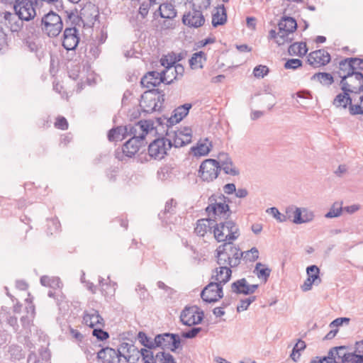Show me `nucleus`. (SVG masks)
<instances>
[{"label":"nucleus","instance_id":"49","mask_svg":"<svg viewBox=\"0 0 363 363\" xmlns=\"http://www.w3.org/2000/svg\"><path fill=\"white\" fill-rule=\"evenodd\" d=\"M243 257L247 261L255 262L259 258V251L257 247H252L250 250L242 252Z\"/></svg>","mask_w":363,"mask_h":363},{"label":"nucleus","instance_id":"36","mask_svg":"<svg viewBox=\"0 0 363 363\" xmlns=\"http://www.w3.org/2000/svg\"><path fill=\"white\" fill-rule=\"evenodd\" d=\"M254 273L257 277L267 282L271 274V269L269 267H264V264L261 262H257L255 265Z\"/></svg>","mask_w":363,"mask_h":363},{"label":"nucleus","instance_id":"63","mask_svg":"<svg viewBox=\"0 0 363 363\" xmlns=\"http://www.w3.org/2000/svg\"><path fill=\"white\" fill-rule=\"evenodd\" d=\"M56 128L61 130H67L68 128V123L65 118L60 117L55 123Z\"/></svg>","mask_w":363,"mask_h":363},{"label":"nucleus","instance_id":"45","mask_svg":"<svg viewBox=\"0 0 363 363\" xmlns=\"http://www.w3.org/2000/svg\"><path fill=\"white\" fill-rule=\"evenodd\" d=\"M342 211V204L339 203H334L329 211L325 215L327 218H333L339 217Z\"/></svg>","mask_w":363,"mask_h":363},{"label":"nucleus","instance_id":"21","mask_svg":"<svg viewBox=\"0 0 363 363\" xmlns=\"http://www.w3.org/2000/svg\"><path fill=\"white\" fill-rule=\"evenodd\" d=\"M83 323L86 325L92 328H94V327L104 326V318L99 314V312L94 308L86 310L84 311Z\"/></svg>","mask_w":363,"mask_h":363},{"label":"nucleus","instance_id":"20","mask_svg":"<svg viewBox=\"0 0 363 363\" xmlns=\"http://www.w3.org/2000/svg\"><path fill=\"white\" fill-rule=\"evenodd\" d=\"M119 357H123L128 362L134 363L138 359L139 354L141 355V350L138 351L133 345L128 342H123L116 350Z\"/></svg>","mask_w":363,"mask_h":363},{"label":"nucleus","instance_id":"33","mask_svg":"<svg viewBox=\"0 0 363 363\" xmlns=\"http://www.w3.org/2000/svg\"><path fill=\"white\" fill-rule=\"evenodd\" d=\"M158 11L160 16L163 18L172 19L177 16L174 6L171 3H160Z\"/></svg>","mask_w":363,"mask_h":363},{"label":"nucleus","instance_id":"44","mask_svg":"<svg viewBox=\"0 0 363 363\" xmlns=\"http://www.w3.org/2000/svg\"><path fill=\"white\" fill-rule=\"evenodd\" d=\"M306 272L308 279H313L315 283H320L321 279L319 277L320 269L316 265H311L307 267Z\"/></svg>","mask_w":363,"mask_h":363},{"label":"nucleus","instance_id":"61","mask_svg":"<svg viewBox=\"0 0 363 363\" xmlns=\"http://www.w3.org/2000/svg\"><path fill=\"white\" fill-rule=\"evenodd\" d=\"M201 328H192L191 329L189 330L188 331H186L182 333V336L185 338H194L195 337L199 332H201Z\"/></svg>","mask_w":363,"mask_h":363},{"label":"nucleus","instance_id":"46","mask_svg":"<svg viewBox=\"0 0 363 363\" xmlns=\"http://www.w3.org/2000/svg\"><path fill=\"white\" fill-rule=\"evenodd\" d=\"M343 363H363V354L356 352H349Z\"/></svg>","mask_w":363,"mask_h":363},{"label":"nucleus","instance_id":"51","mask_svg":"<svg viewBox=\"0 0 363 363\" xmlns=\"http://www.w3.org/2000/svg\"><path fill=\"white\" fill-rule=\"evenodd\" d=\"M155 4H156L152 3L150 0L145 1L140 4L138 12L143 18L147 16L150 7Z\"/></svg>","mask_w":363,"mask_h":363},{"label":"nucleus","instance_id":"14","mask_svg":"<svg viewBox=\"0 0 363 363\" xmlns=\"http://www.w3.org/2000/svg\"><path fill=\"white\" fill-rule=\"evenodd\" d=\"M203 318V311H199V308L196 306L186 307L180 315L182 323L188 326L200 323Z\"/></svg>","mask_w":363,"mask_h":363},{"label":"nucleus","instance_id":"39","mask_svg":"<svg viewBox=\"0 0 363 363\" xmlns=\"http://www.w3.org/2000/svg\"><path fill=\"white\" fill-rule=\"evenodd\" d=\"M205 53L202 51L196 52L189 60V64L192 69H198L203 67V61H205Z\"/></svg>","mask_w":363,"mask_h":363},{"label":"nucleus","instance_id":"57","mask_svg":"<svg viewBox=\"0 0 363 363\" xmlns=\"http://www.w3.org/2000/svg\"><path fill=\"white\" fill-rule=\"evenodd\" d=\"M351 115L363 114V96L360 97V104L351 105L349 107Z\"/></svg>","mask_w":363,"mask_h":363},{"label":"nucleus","instance_id":"47","mask_svg":"<svg viewBox=\"0 0 363 363\" xmlns=\"http://www.w3.org/2000/svg\"><path fill=\"white\" fill-rule=\"evenodd\" d=\"M193 8L201 11L206 10L211 5V0H191L189 1Z\"/></svg>","mask_w":363,"mask_h":363},{"label":"nucleus","instance_id":"60","mask_svg":"<svg viewBox=\"0 0 363 363\" xmlns=\"http://www.w3.org/2000/svg\"><path fill=\"white\" fill-rule=\"evenodd\" d=\"M174 70L175 72V76L173 77V79H179L181 78L184 72V67L181 64H174L173 68H170L169 71Z\"/></svg>","mask_w":363,"mask_h":363},{"label":"nucleus","instance_id":"8","mask_svg":"<svg viewBox=\"0 0 363 363\" xmlns=\"http://www.w3.org/2000/svg\"><path fill=\"white\" fill-rule=\"evenodd\" d=\"M155 344L156 347H160L162 350H169L172 352H176L182 348L181 338L179 335L169 333L157 335L155 337Z\"/></svg>","mask_w":363,"mask_h":363},{"label":"nucleus","instance_id":"28","mask_svg":"<svg viewBox=\"0 0 363 363\" xmlns=\"http://www.w3.org/2000/svg\"><path fill=\"white\" fill-rule=\"evenodd\" d=\"M227 21V13L225 6L221 4L214 9L212 12V26L215 28L224 25Z\"/></svg>","mask_w":363,"mask_h":363},{"label":"nucleus","instance_id":"4","mask_svg":"<svg viewBox=\"0 0 363 363\" xmlns=\"http://www.w3.org/2000/svg\"><path fill=\"white\" fill-rule=\"evenodd\" d=\"M164 101V94H161L159 89L148 90L142 95L140 106L143 110L150 113L160 111Z\"/></svg>","mask_w":363,"mask_h":363},{"label":"nucleus","instance_id":"42","mask_svg":"<svg viewBox=\"0 0 363 363\" xmlns=\"http://www.w3.org/2000/svg\"><path fill=\"white\" fill-rule=\"evenodd\" d=\"M211 221V220L208 219H201L199 220L196 223V226L194 228L195 233L199 236H204L207 233L208 225V223Z\"/></svg>","mask_w":363,"mask_h":363},{"label":"nucleus","instance_id":"10","mask_svg":"<svg viewBox=\"0 0 363 363\" xmlns=\"http://www.w3.org/2000/svg\"><path fill=\"white\" fill-rule=\"evenodd\" d=\"M220 167L214 159L204 160L200 165L199 174L201 179L205 182H212L218 176Z\"/></svg>","mask_w":363,"mask_h":363},{"label":"nucleus","instance_id":"53","mask_svg":"<svg viewBox=\"0 0 363 363\" xmlns=\"http://www.w3.org/2000/svg\"><path fill=\"white\" fill-rule=\"evenodd\" d=\"M170 68H173V66H168L167 67V69L161 72L162 77L164 79H167L164 82L167 84H171L174 80L176 79H173V77L175 76V72L174 70L169 71Z\"/></svg>","mask_w":363,"mask_h":363},{"label":"nucleus","instance_id":"37","mask_svg":"<svg viewBox=\"0 0 363 363\" xmlns=\"http://www.w3.org/2000/svg\"><path fill=\"white\" fill-rule=\"evenodd\" d=\"M40 283L43 286H49L52 289H60L62 284L58 277H50L48 276H43L40 278Z\"/></svg>","mask_w":363,"mask_h":363},{"label":"nucleus","instance_id":"19","mask_svg":"<svg viewBox=\"0 0 363 363\" xmlns=\"http://www.w3.org/2000/svg\"><path fill=\"white\" fill-rule=\"evenodd\" d=\"M167 79H164L162 72L157 71L148 72L144 75L140 81V84L143 87L149 89V90L155 89V87L159 86L161 83H164Z\"/></svg>","mask_w":363,"mask_h":363},{"label":"nucleus","instance_id":"22","mask_svg":"<svg viewBox=\"0 0 363 363\" xmlns=\"http://www.w3.org/2000/svg\"><path fill=\"white\" fill-rule=\"evenodd\" d=\"M288 212L294 213L292 222L295 224L308 223L314 218L313 212L306 208H291Z\"/></svg>","mask_w":363,"mask_h":363},{"label":"nucleus","instance_id":"52","mask_svg":"<svg viewBox=\"0 0 363 363\" xmlns=\"http://www.w3.org/2000/svg\"><path fill=\"white\" fill-rule=\"evenodd\" d=\"M267 212L272 214L279 222L283 223L288 220L289 217L287 216H284V214H281L276 207L268 208Z\"/></svg>","mask_w":363,"mask_h":363},{"label":"nucleus","instance_id":"62","mask_svg":"<svg viewBox=\"0 0 363 363\" xmlns=\"http://www.w3.org/2000/svg\"><path fill=\"white\" fill-rule=\"evenodd\" d=\"M352 67H354V72L357 70H363V60L357 57H350Z\"/></svg>","mask_w":363,"mask_h":363},{"label":"nucleus","instance_id":"24","mask_svg":"<svg viewBox=\"0 0 363 363\" xmlns=\"http://www.w3.org/2000/svg\"><path fill=\"white\" fill-rule=\"evenodd\" d=\"M213 271L211 279H214L216 283H219L223 286V284L229 281L232 274L231 269L229 266L218 265Z\"/></svg>","mask_w":363,"mask_h":363},{"label":"nucleus","instance_id":"32","mask_svg":"<svg viewBox=\"0 0 363 363\" xmlns=\"http://www.w3.org/2000/svg\"><path fill=\"white\" fill-rule=\"evenodd\" d=\"M350 93L349 91H342V93L338 94L333 100V105L337 108H346L348 105L350 107L352 105Z\"/></svg>","mask_w":363,"mask_h":363},{"label":"nucleus","instance_id":"50","mask_svg":"<svg viewBox=\"0 0 363 363\" xmlns=\"http://www.w3.org/2000/svg\"><path fill=\"white\" fill-rule=\"evenodd\" d=\"M177 202L174 199H170L166 202L164 210L162 213H159V216L162 218V216L167 213L174 214L175 213Z\"/></svg>","mask_w":363,"mask_h":363},{"label":"nucleus","instance_id":"1","mask_svg":"<svg viewBox=\"0 0 363 363\" xmlns=\"http://www.w3.org/2000/svg\"><path fill=\"white\" fill-rule=\"evenodd\" d=\"M242 252L231 242H225L216 249L217 264L218 265L235 267L240 263Z\"/></svg>","mask_w":363,"mask_h":363},{"label":"nucleus","instance_id":"58","mask_svg":"<svg viewBox=\"0 0 363 363\" xmlns=\"http://www.w3.org/2000/svg\"><path fill=\"white\" fill-rule=\"evenodd\" d=\"M192 150L195 155H206L210 152L209 145L203 143L199 145L196 147H193Z\"/></svg>","mask_w":363,"mask_h":363},{"label":"nucleus","instance_id":"26","mask_svg":"<svg viewBox=\"0 0 363 363\" xmlns=\"http://www.w3.org/2000/svg\"><path fill=\"white\" fill-rule=\"evenodd\" d=\"M191 106V104H184L176 108L171 117L167 120L169 123L167 126H173L174 124L179 123L189 113Z\"/></svg>","mask_w":363,"mask_h":363},{"label":"nucleus","instance_id":"59","mask_svg":"<svg viewBox=\"0 0 363 363\" xmlns=\"http://www.w3.org/2000/svg\"><path fill=\"white\" fill-rule=\"evenodd\" d=\"M218 166H222L225 163H228L232 161L231 158L229 157L228 154L225 152H220L218 155L217 160H216Z\"/></svg>","mask_w":363,"mask_h":363},{"label":"nucleus","instance_id":"2","mask_svg":"<svg viewBox=\"0 0 363 363\" xmlns=\"http://www.w3.org/2000/svg\"><path fill=\"white\" fill-rule=\"evenodd\" d=\"M210 203L206 208V211L211 220L213 218L215 221L217 219H227L230 211L228 204L225 203V197L223 195L219 196H211L209 198Z\"/></svg>","mask_w":363,"mask_h":363},{"label":"nucleus","instance_id":"41","mask_svg":"<svg viewBox=\"0 0 363 363\" xmlns=\"http://www.w3.org/2000/svg\"><path fill=\"white\" fill-rule=\"evenodd\" d=\"M138 338L140 342L147 347L146 350H152L156 348V344H155V338L152 340L148 337L144 332H139Z\"/></svg>","mask_w":363,"mask_h":363},{"label":"nucleus","instance_id":"29","mask_svg":"<svg viewBox=\"0 0 363 363\" xmlns=\"http://www.w3.org/2000/svg\"><path fill=\"white\" fill-rule=\"evenodd\" d=\"M15 13L5 11L0 14V23L10 28L11 32H17L20 29L18 24L14 23L16 20Z\"/></svg>","mask_w":363,"mask_h":363},{"label":"nucleus","instance_id":"43","mask_svg":"<svg viewBox=\"0 0 363 363\" xmlns=\"http://www.w3.org/2000/svg\"><path fill=\"white\" fill-rule=\"evenodd\" d=\"M340 72L342 75L345 74H350L354 72V67H352V62H350V58H345L343 60H341L339 63Z\"/></svg>","mask_w":363,"mask_h":363},{"label":"nucleus","instance_id":"64","mask_svg":"<svg viewBox=\"0 0 363 363\" xmlns=\"http://www.w3.org/2000/svg\"><path fill=\"white\" fill-rule=\"evenodd\" d=\"M160 63L161 65L167 69V67L168 66H173L174 64H175V61L172 57H169L168 56H163L160 60Z\"/></svg>","mask_w":363,"mask_h":363},{"label":"nucleus","instance_id":"23","mask_svg":"<svg viewBox=\"0 0 363 363\" xmlns=\"http://www.w3.org/2000/svg\"><path fill=\"white\" fill-rule=\"evenodd\" d=\"M330 61V55L325 50H318L311 52L308 57V63L315 67L325 65Z\"/></svg>","mask_w":363,"mask_h":363},{"label":"nucleus","instance_id":"55","mask_svg":"<svg viewBox=\"0 0 363 363\" xmlns=\"http://www.w3.org/2000/svg\"><path fill=\"white\" fill-rule=\"evenodd\" d=\"M92 335L99 340H105L109 337V334L101 329V327L94 328Z\"/></svg>","mask_w":363,"mask_h":363},{"label":"nucleus","instance_id":"17","mask_svg":"<svg viewBox=\"0 0 363 363\" xmlns=\"http://www.w3.org/2000/svg\"><path fill=\"white\" fill-rule=\"evenodd\" d=\"M79 30L76 27L66 28L63 33L62 46L67 50H74L79 43Z\"/></svg>","mask_w":363,"mask_h":363},{"label":"nucleus","instance_id":"54","mask_svg":"<svg viewBox=\"0 0 363 363\" xmlns=\"http://www.w3.org/2000/svg\"><path fill=\"white\" fill-rule=\"evenodd\" d=\"M269 72V68L265 65H258L254 68L253 74L255 77L263 78Z\"/></svg>","mask_w":363,"mask_h":363},{"label":"nucleus","instance_id":"31","mask_svg":"<svg viewBox=\"0 0 363 363\" xmlns=\"http://www.w3.org/2000/svg\"><path fill=\"white\" fill-rule=\"evenodd\" d=\"M278 28L279 30L294 33L297 28V23L296 20L291 17L284 16L279 22Z\"/></svg>","mask_w":363,"mask_h":363},{"label":"nucleus","instance_id":"5","mask_svg":"<svg viewBox=\"0 0 363 363\" xmlns=\"http://www.w3.org/2000/svg\"><path fill=\"white\" fill-rule=\"evenodd\" d=\"M62 28V18L54 11H50L45 14L41 19V29L44 33L50 38L57 36Z\"/></svg>","mask_w":363,"mask_h":363},{"label":"nucleus","instance_id":"7","mask_svg":"<svg viewBox=\"0 0 363 363\" xmlns=\"http://www.w3.org/2000/svg\"><path fill=\"white\" fill-rule=\"evenodd\" d=\"M340 77L342 91L357 94L363 91V74L361 72H353L344 75L340 73Z\"/></svg>","mask_w":363,"mask_h":363},{"label":"nucleus","instance_id":"48","mask_svg":"<svg viewBox=\"0 0 363 363\" xmlns=\"http://www.w3.org/2000/svg\"><path fill=\"white\" fill-rule=\"evenodd\" d=\"M220 169H223L226 174H230L232 176H237L239 174V170L236 168V167L233 163V161L225 163V164L220 166Z\"/></svg>","mask_w":363,"mask_h":363},{"label":"nucleus","instance_id":"3","mask_svg":"<svg viewBox=\"0 0 363 363\" xmlns=\"http://www.w3.org/2000/svg\"><path fill=\"white\" fill-rule=\"evenodd\" d=\"M213 233L218 242H232L238 238L239 229L233 220H225L214 226Z\"/></svg>","mask_w":363,"mask_h":363},{"label":"nucleus","instance_id":"6","mask_svg":"<svg viewBox=\"0 0 363 363\" xmlns=\"http://www.w3.org/2000/svg\"><path fill=\"white\" fill-rule=\"evenodd\" d=\"M166 138L169 143L175 147H180L188 145L191 142V130L188 127L175 130L173 126H168Z\"/></svg>","mask_w":363,"mask_h":363},{"label":"nucleus","instance_id":"18","mask_svg":"<svg viewBox=\"0 0 363 363\" xmlns=\"http://www.w3.org/2000/svg\"><path fill=\"white\" fill-rule=\"evenodd\" d=\"M143 143L138 142L136 139L130 138L122 147V150H117L115 152L116 158L123 161V157H132L139 150L140 147Z\"/></svg>","mask_w":363,"mask_h":363},{"label":"nucleus","instance_id":"15","mask_svg":"<svg viewBox=\"0 0 363 363\" xmlns=\"http://www.w3.org/2000/svg\"><path fill=\"white\" fill-rule=\"evenodd\" d=\"M182 23L189 28H198L201 27L205 23L203 11L191 7L190 11L183 15Z\"/></svg>","mask_w":363,"mask_h":363},{"label":"nucleus","instance_id":"12","mask_svg":"<svg viewBox=\"0 0 363 363\" xmlns=\"http://www.w3.org/2000/svg\"><path fill=\"white\" fill-rule=\"evenodd\" d=\"M171 149V145L168 143L166 136L157 138L152 142L148 147L149 155L156 160H161Z\"/></svg>","mask_w":363,"mask_h":363},{"label":"nucleus","instance_id":"56","mask_svg":"<svg viewBox=\"0 0 363 363\" xmlns=\"http://www.w3.org/2000/svg\"><path fill=\"white\" fill-rule=\"evenodd\" d=\"M302 66V61L299 59H289L284 64V68L286 69H296Z\"/></svg>","mask_w":363,"mask_h":363},{"label":"nucleus","instance_id":"11","mask_svg":"<svg viewBox=\"0 0 363 363\" xmlns=\"http://www.w3.org/2000/svg\"><path fill=\"white\" fill-rule=\"evenodd\" d=\"M141 357L144 363H176L174 357L169 352L141 350Z\"/></svg>","mask_w":363,"mask_h":363},{"label":"nucleus","instance_id":"30","mask_svg":"<svg viewBox=\"0 0 363 363\" xmlns=\"http://www.w3.org/2000/svg\"><path fill=\"white\" fill-rule=\"evenodd\" d=\"M126 137H128V125L112 128L108 133V138L110 141L122 140Z\"/></svg>","mask_w":363,"mask_h":363},{"label":"nucleus","instance_id":"38","mask_svg":"<svg viewBox=\"0 0 363 363\" xmlns=\"http://www.w3.org/2000/svg\"><path fill=\"white\" fill-rule=\"evenodd\" d=\"M347 347L345 346L335 347L330 350L329 353L331 357H334L336 360H340L343 363V360L345 359L347 354Z\"/></svg>","mask_w":363,"mask_h":363},{"label":"nucleus","instance_id":"9","mask_svg":"<svg viewBox=\"0 0 363 363\" xmlns=\"http://www.w3.org/2000/svg\"><path fill=\"white\" fill-rule=\"evenodd\" d=\"M36 0H15L13 9L18 18L29 21L36 16L34 4Z\"/></svg>","mask_w":363,"mask_h":363},{"label":"nucleus","instance_id":"35","mask_svg":"<svg viewBox=\"0 0 363 363\" xmlns=\"http://www.w3.org/2000/svg\"><path fill=\"white\" fill-rule=\"evenodd\" d=\"M308 49L305 43H295L291 45L288 52L291 55H298L302 57L307 53Z\"/></svg>","mask_w":363,"mask_h":363},{"label":"nucleus","instance_id":"27","mask_svg":"<svg viewBox=\"0 0 363 363\" xmlns=\"http://www.w3.org/2000/svg\"><path fill=\"white\" fill-rule=\"evenodd\" d=\"M97 358L101 359L103 363L120 362V357L116 350L108 347L101 349L97 353Z\"/></svg>","mask_w":363,"mask_h":363},{"label":"nucleus","instance_id":"40","mask_svg":"<svg viewBox=\"0 0 363 363\" xmlns=\"http://www.w3.org/2000/svg\"><path fill=\"white\" fill-rule=\"evenodd\" d=\"M311 79H317L321 84L324 86H330L334 82V79L332 74L326 72L316 73L313 75Z\"/></svg>","mask_w":363,"mask_h":363},{"label":"nucleus","instance_id":"13","mask_svg":"<svg viewBox=\"0 0 363 363\" xmlns=\"http://www.w3.org/2000/svg\"><path fill=\"white\" fill-rule=\"evenodd\" d=\"M203 301L214 303L223 297V286L219 283L210 282L201 293Z\"/></svg>","mask_w":363,"mask_h":363},{"label":"nucleus","instance_id":"16","mask_svg":"<svg viewBox=\"0 0 363 363\" xmlns=\"http://www.w3.org/2000/svg\"><path fill=\"white\" fill-rule=\"evenodd\" d=\"M150 129V124L145 121H139L135 124L128 125V136L136 139L138 142L143 143L145 136Z\"/></svg>","mask_w":363,"mask_h":363},{"label":"nucleus","instance_id":"25","mask_svg":"<svg viewBox=\"0 0 363 363\" xmlns=\"http://www.w3.org/2000/svg\"><path fill=\"white\" fill-rule=\"evenodd\" d=\"M294 33H291L286 30H279L277 32L275 30L272 29L269 32L268 38L274 40V42L279 45H282L286 43H290L294 40Z\"/></svg>","mask_w":363,"mask_h":363},{"label":"nucleus","instance_id":"34","mask_svg":"<svg viewBox=\"0 0 363 363\" xmlns=\"http://www.w3.org/2000/svg\"><path fill=\"white\" fill-rule=\"evenodd\" d=\"M248 283L245 278L238 279L231 284V291L236 294L247 295Z\"/></svg>","mask_w":363,"mask_h":363}]
</instances>
